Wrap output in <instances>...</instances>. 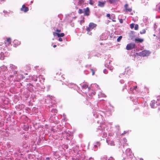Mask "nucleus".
<instances>
[{
  "mask_svg": "<svg viewBox=\"0 0 160 160\" xmlns=\"http://www.w3.org/2000/svg\"><path fill=\"white\" fill-rule=\"evenodd\" d=\"M106 142L108 145H110V146L115 145V143L114 141L109 138L107 139Z\"/></svg>",
  "mask_w": 160,
  "mask_h": 160,
  "instance_id": "nucleus-6",
  "label": "nucleus"
},
{
  "mask_svg": "<svg viewBox=\"0 0 160 160\" xmlns=\"http://www.w3.org/2000/svg\"><path fill=\"white\" fill-rule=\"evenodd\" d=\"M119 1V0H108L110 3L113 4H116Z\"/></svg>",
  "mask_w": 160,
  "mask_h": 160,
  "instance_id": "nucleus-11",
  "label": "nucleus"
},
{
  "mask_svg": "<svg viewBox=\"0 0 160 160\" xmlns=\"http://www.w3.org/2000/svg\"><path fill=\"white\" fill-rule=\"evenodd\" d=\"M126 154L127 155H130L131 154V150L130 148H128L126 151Z\"/></svg>",
  "mask_w": 160,
  "mask_h": 160,
  "instance_id": "nucleus-15",
  "label": "nucleus"
},
{
  "mask_svg": "<svg viewBox=\"0 0 160 160\" xmlns=\"http://www.w3.org/2000/svg\"><path fill=\"white\" fill-rule=\"evenodd\" d=\"M103 72L105 73V74H107L108 73V71L107 69H104V70H103Z\"/></svg>",
  "mask_w": 160,
  "mask_h": 160,
  "instance_id": "nucleus-38",
  "label": "nucleus"
},
{
  "mask_svg": "<svg viewBox=\"0 0 160 160\" xmlns=\"http://www.w3.org/2000/svg\"><path fill=\"white\" fill-rule=\"evenodd\" d=\"M11 38H9L7 39V41L5 42V44L6 46H7L8 44L9 45L11 44Z\"/></svg>",
  "mask_w": 160,
  "mask_h": 160,
  "instance_id": "nucleus-17",
  "label": "nucleus"
},
{
  "mask_svg": "<svg viewBox=\"0 0 160 160\" xmlns=\"http://www.w3.org/2000/svg\"><path fill=\"white\" fill-rule=\"evenodd\" d=\"M84 2V1L83 0H79L78 3L79 4H82Z\"/></svg>",
  "mask_w": 160,
  "mask_h": 160,
  "instance_id": "nucleus-29",
  "label": "nucleus"
},
{
  "mask_svg": "<svg viewBox=\"0 0 160 160\" xmlns=\"http://www.w3.org/2000/svg\"><path fill=\"white\" fill-rule=\"evenodd\" d=\"M155 101L154 100H152L150 103V106L152 108H155Z\"/></svg>",
  "mask_w": 160,
  "mask_h": 160,
  "instance_id": "nucleus-16",
  "label": "nucleus"
},
{
  "mask_svg": "<svg viewBox=\"0 0 160 160\" xmlns=\"http://www.w3.org/2000/svg\"><path fill=\"white\" fill-rule=\"evenodd\" d=\"M10 67L11 69L12 70H15L17 68V67L16 66L12 64L10 65Z\"/></svg>",
  "mask_w": 160,
  "mask_h": 160,
  "instance_id": "nucleus-22",
  "label": "nucleus"
},
{
  "mask_svg": "<svg viewBox=\"0 0 160 160\" xmlns=\"http://www.w3.org/2000/svg\"><path fill=\"white\" fill-rule=\"evenodd\" d=\"M32 79L34 81H36L37 80V77H33V78H32Z\"/></svg>",
  "mask_w": 160,
  "mask_h": 160,
  "instance_id": "nucleus-37",
  "label": "nucleus"
},
{
  "mask_svg": "<svg viewBox=\"0 0 160 160\" xmlns=\"http://www.w3.org/2000/svg\"><path fill=\"white\" fill-rule=\"evenodd\" d=\"M102 134H103L102 137L103 138H105L107 136V134L106 132H103Z\"/></svg>",
  "mask_w": 160,
  "mask_h": 160,
  "instance_id": "nucleus-32",
  "label": "nucleus"
},
{
  "mask_svg": "<svg viewBox=\"0 0 160 160\" xmlns=\"http://www.w3.org/2000/svg\"><path fill=\"white\" fill-rule=\"evenodd\" d=\"M88 90H89V89H90V88L88 87Z\"/></svg>",
  "mask_w": 160,
  "mask_h": 160,
  "instance_id": "nucleus-54",
  "label": "nucleus"
},
{
  "mask_svg": "<svg viewBox=\"0 0 160 160\" xmlns=\"http://www.w3.org/2000/svg\"><path fill=\"white\" fill-rule=\"evenodd\" d=\"M97 26V25L92 22H90L89 23L88 27L86 29V30L87 31L88 34L89 35H91L92 32L90 31L92 30L93 29H94L96 28Z\"/></svg>",
  "mask_w": 160,
  "mask_h": 160,
  "instance_id": "nucleus-1",
  "label": "nucleus"
},
{
  "mask_svg": "<svg viewBox=\"0 0 160 160\" xmlns=\"http://www.w3.org/2000/svg\"><path fill=\"white\" fill-rule=\"evenodd\" d=\"M21 10L22 11H23L25 12H26L28 10V7H26L25 5H23L22 6V8H21Z\"/></svg>",
  "mask_w": 160,
  "mask_h": 160,
  "instance_id": "nucleus-10",
  "label": "nucleus"
},
{
  "mask_svg": "<svg viewBox=\"0 0 160 160\" xmlns=\"http://www.w3.org/2000/svg\"><path fill=\"white\" fill-rule=\"evenodd\" d=\"M88 88V85L86 84H84L82 86V90L84 89H86Z\"/></svg>",
  "mask_w": 160,
  "mask_h": 160,
  "instance_id": "nucleus-25",
  "label": "nucleus"
},
{
  "mask_svg": "<svg viewBox=\"0 0 160 160\" xmlns=\"http://www.w3.org/2000/svg\"><path fill=\"white\" fill-rule=\"evenodd\" d=\"M104 125L102 124V125H100V126L98 128V130H100L102 132H103L104 130Z\"/></svg>",
  "mask_w": 160,
  "mask_h": 160,
  "instance_id": "nucleus-13",
  "label": "nucleus"
},
{
  "mask_svg": "<svg viewBox=\"0 0 160 160\" xmlns=\"http://www.w3.org/2000/svg\"><path fill=\"white\" fill-rule=\"evenodd\" d=\"M106 2H101L98 1V6L100 7H103L105 5Z\"/></svg>",
  "mask_w": 160,
  "mask_h": 160,
  "instance_id": "nucleus-9",
  "label": "nucleus"
},
{
  "mask_svg": "<svg viewBox=\"0 0 160 160\" xmlns=\"http://www.w3.org/2000/svg\"><path fill=\"white\" fill-rule=\"evenodd\" d=\"M17 40H15L14 41V42H13V43H14V44H15L17 42Z\"/></svg>",
  "mask_w": 160,
  "mask_h": 160,
  "instance_id": "nucleus-49",
  "label": "nucleus"
},
{
  "mask_svg": "<svg viewBox=\"0 0 160 160\" xmlns=\"http://www.w3.org/2000/svg\"><path fill=\"white\" fill-rule=\"evenodd\" d=\"M4 53L2 52H1L0 53V59L1 60H3L4 59Z\"/></svg>",
  "mask_w": 160,
  "mask_h": 160,
  "instance_id": "nucleus-24",
  "label": "nucleus"
},
{
  "mask_svg": "<svg viewBox=\"0 0 160 160\" xmlns=\"http://www.w3.org/2000/svg\"><path fill=\"white\" fill-rule=\"evenodd\" d=\"M53 35L54 36L57 35L58 37H62L64 36V34L63 33H59L57 32H53Z\"/></svg>",
  "mask_w": 160,
  "mask_h": 160,
  "instance_id": "nucleus-8",
  "label": "nucleus"
},
{
  "mask_svg": "<svg viewBox=\"0 0 160 160\" xmlns=\"http://www.w3.org/2000/svg\"><path fill=\"white\" fill-rule=\"evenodd\" d=\"M19 42V43H18V44H19L20 43L19 42Z\"/></svg>",
  "mask_w": 160,
  "mask_h": 160,
  "instance_id": "nucleus-58",
  "label": "nucleus"
},
{
  "mask_svg": "<svg viewBox=\"0 0 160 160\" xmlns=\"http://www.w3.org/2000/svg\"><path fill=\"white\" fill-rule=\"evenodd\" d=\"M93 85H94V86H95V87H96V86L98 87V85H97L96 84H93Z\"/></svg>",
  "mask_w": 160,
  "mask_h": 160,
  "instance_id": "nucleus-50",
  "label": "nucleus"
},
{
  "mask_svg": "<svg viewBox=\"0 0 160 160\" xmlns=\"http://www.w3.org/2000/svg\"><path fill=\"white\" fill-rule=\"evenodd\" d=\"M140 160H143V159L142 158H140Z\"/></svg>",
  "mask_w": 160,
  "mask_h": 160,
  "instance_id": "nucleus-52",
  "label": "nucleus"
},
{
  "mask_svg": "<svg viewBox=\"0 0 160 160\" xmlns=\"http://www.w3.org/2000/svg\"><path fill=\"white\" fill-rule=\"evenodd\" d=\"M98 95L99 97H105V95L104 94L102 93L101 92L100 93L98 94Z\"/></svg>",
  "mask_w": 160,
  "mask_h": 160,
  "instance_id": "nucleus-27",
  "label": "nucleus"
},
{
  "mask_svg": "<svg viewBox=\"0 0 160 160\" xmlns=\"http://www.w3.org/2000/svg\"><path fill=\"white\" fill-rule=\"evenodd\" d=\"M153 36H155V34H154L153 35Z\"/></svg>",
  "mask_w": 160,
  "mask_h": 160,
  "instance_id": "nucleus-57",
  "label": "nucleus"
},
{
  "mask_svg": "<svg viewBox=\"0 0 160 160\" xmlns=\"http://www.w3.org/2000/svg\"><path fill=\"white\" fill-rule=\"evenodd\" d=\"M98 122V123L99 122V121H97Z\"/></svg>",
  "mask_w": 160,
  "mask_h": 160,
  "instance_id": "nucleus-55",
  "label": "nucleus"
},
{
  "mask_svg": "<svg viewBox=\"0 0 160 160\" xmlns=\"http://www.w3.org/2000/svg\"><path fill=\"white\" fill-rule=\"evenodd\" d=\"M119 22L120 23H122L123 22V20L122 19H119Z\"/></svg>",
  "mask_w": 160,
  "mask_h": 160,
  "instance_id": "nucleus-41",
  "label": "nucleus"
},
{
  "mask_svg": "<svg viewBox=\"0 0 160 160\" xmlns=\"http://www.w3.org/2000/svg\"><path fill=\"white\" fill-rule=\"evenodd\" d=\"M0 45H2V43L0 44Z\"/></svg>",
  "mask_w": 160,
  "mask_h": 160,
  "instance_id": "nucleus-59",
  "label": "nucleus"
},
{
  "mask_svg": "<svg viewBox=\"0 0 160 160\" xmlns=\"http://www.w3.org/2000/svg\"><path fill=\"white\" fill-rule=\"evenodd\" d=\"M131 83H132V82H128V84H131Z\"/></svg>",
  "mask_w": 160,
  "mask_h": 160,
  "instance_id": "nucleus-53",
  "label": "nucleus"
},
{
  "mask_svg": "<svg viewBox=\"0 0 160 160\" xmlns=\"http://www.w3.org/2000/svg\"><path fill=\"white\" fill-rule=\"evenodd\" d=\"M100 143L99 142H97L96 144H95L94 145V148L95 149H94V151H96L97 150V149L96 148L97 147H98V146H100Z\"/></svg>",
  "mask_w": 160,
  "mask_h": 160,
  "instance_id": "nucleus-21",
  "label": "nucleus"
},
{
  "mask_svg": "<svg viewBox=\"0 0 160 160\" xmlns=\"http://www.w3.org/2000/svg\"><path fill=\"white\" fill-rule=\"evenodd\" d=\"M134 24L132 23L130 25V27L132 29L134 27Z\"/></svg>",
  "mask_w": 160,
  "mask_h": 160,
  "instance_id": "nucleus-35",
  "label": "nucleus"
},
{
  "mask_svg": "<svg viewBox=\"0 0 160 160\" xmlns=\"http://www.w3.org/2000/svg\"><path fill=\"white\" fill-rule=\"evenodd\" d=\"M92 94L93 95H95V92H92V94L91 95H89L91 96Z\"/></svg>",
  "mask_w": 160,
  "mask_h": 160,
  "instance_id": "nucleus-44",
  "label": "nucleus"
},
{
  "mask_svg": "<svg viewBox=\"0 0 160 160\" xmlns=\"http://www.w3.org/2000/svg\"><path fill=\"white\" fill-rule=\"evenodd\" d=\"M109 65H108L107 64H105V66L106 67H107V68L109 69L110 70L112 71L113 69V67L111 66L110 65V62H109Z\"/></svg>",
  "mask_w": 160,
  "mask_h": 160,
  "instance_id": "nucleus-12",
  "label": "nucleus"
},
{
  "mask_svg": "<svg viewBox=\"0 0 160 160\" xmlns=\"http://www.w3.org/2000/svg\"><path fill=\"white\" fill-rule=\"evenodd\" d=\"M102 159H103V160H107V157L105 156H104L103 158H102ZM108 160H114L112 158L110 157L108 159Z\"/></svg>",
  "mask_w": 160,
  "mask_h": 160,
  "instance_id": "nucleus-23",
  "label": "nucleus"
},
{
  "mask_svg": "<svg viewBox=\"0 0 160 160\" xmlns=\"http://www.w3.org/2000/svg\"><path fill=\"white\" fill-rule=\"evenodd\" d=\"M57 46L56 45H54L53 46V47L54 48H55Z\"/></svg>",
  "mask_w": 160,
  "mask_h": 160,
  "instance_id": "nucleus-51",
  "label": "nucleus"
},
{
  "mask_svg": "<svg viewBox=\"0 0 160 160\" xmlns=\"http://www.w3.org/2000/svg\"><path fill=\"white\" fill-rule=\"evenodd\" d=\"M137 88V87L136 86L135 87H134V88H130V90L131 91H132L134 89H135L136 88Z\"/></svg>",
  "mask_w": 160,
  "mask_h": 160,
  "instance_id": "nucleus-36",
  "label": "nucleus"
},
{
  "mask_svg": "<svg viewBox=\"0 0 160 160\" xmlns=\"http://www.w3.org/2000/svg\"><path fill=\"white\" fill-rule=\"evenodd\" d=\"M135 41L137 42H142L143 41V40L142 39L138 38L135 39Z\"/></svg>",
  "mask_w": 160,
  "mask_h": 160,
  "instance_id": "nucleus-20",
  "label": "nucleus"
},
{
  "mask_svg": "<svg viewBox=\"0 0 160 160\" xmlns=\"http://www.w3.org/2000/svg\"><path fill=\"white\" fill-rule=\"evenodd\" d=\"M157 100L159 101V102H156V103H157V104L158 105H160V99H157Z\"/></svg>",
  "mask_w": 160,
  "mask_h": 160,
  "instance_id": "nucleus-39",
  "label": "nucleus"
},
{
  "mask_svg": "<svg viewBox=\"0 0 160 160\" xmlns=\"http://www.w3.org/2000/svg\"><path fill=\"white\" fill-rule=\"evenodd\" d=\"M107 17H110V15L109 14H107Z\"/></svg>",
  "mask_w": 160,
  "mask_h": 160,
  "instance_id": "nucleus-45",
  "label": "nucleus"
},
{
  "mask_svg": "<svg viewBox=\"0 0 160 160\" xmlns=\"http://www.w3.org/2000/svg\"><path fill=\"white\" fill-rule=\"evenodd\" d=\"M146 30L145 29H143L142 31H140V33L141 34H144L146 33Z\"/></svg>",
  "mask_w": 160,
  "mask_h": 160,
  "instance_id": "nucleus-28",
  "label": "nucleus"
},
{
  "mask_svg": "<svg viewBox=\"0 0 160 160\" xmlns=\"http://www.w3.org/2000/svg\"><path fill=\"white\" fill-rule=\"evenodd\" d=\"M93 116L95 117L96 118H98V117H100L101 118H102V115H98L97 114V112H94L93 113Z\"/></svg>",
  "mask_w": 160,
  "mask_h": 160,
  "instance_id": "nucleus-19",
  "label": "nucleus"
},
{
  "mask_svg": "<svg viewBox=\"0 0 160 160\" xmlns=\"http://www.w3.org/2000/svg\"><path fill=\"white\" fill-rule=\"evenodd\" d=\"M158 11L160 12V6H158Z\"/></svg>",
  "mask_w": 160,
  "mask_h": 160,
  "instance_id": "nucleus-48",
  "label": "nucleus"
},
{
  "mask_svg": "<svg viewBox=\"0 0 160 160\" xmlns=\"http://www.w3.org/2000/svg\"><path fill=\"white\" fill-rule=\"evenodd\" d=\"M150 53V52L149 51L144 50L139 53V55L142 57L147 56Z\"/></svg>",
  "mask_w": 160,
  "mask_h": 160,
  "instance_id": "nucleus-2",
  "label": "nucleus"
},
{
  "mask_svg": "<svg viewBox=\"0 0 160 160\" xmlns=\"http://www.w3.org/2000/svg\"><path fill=\"white\" fill-rule=\"evenodd\" d=\"M138 24H136L135 25V27H134V29L135 30H138Z\"/></svg>",
  "mask_w": 160,
  "mask_h": 160,
  "instance_id": "nucleus-34",
  "label": "nucleus"
},
{
  "mask_svg": "<svg viewBox=\"0 0 160 160\" xmlns=\"http://www.w3.org/2000/svg\"><path fill=\"white\" fill-rule=\"evenodd\" d=\"M51 111L52 112H53L54 113H57V110L56 109H52L51 110Z\"/></svg>",
  "mask_w": 160,
  "mask_h": 160,
  "instance_id": "nucleus-31",
  "label": "nucleus"
},
{
  "mask_svg": "<svg viewBox=\"0 0 160 160\" xmlns=\"http://www.w3.org/2000/svg\"><path fill=\"white\" fill-rule=\"evenodd\" d=\"M58 40L59 41L61 42L62 41V39L61 38H60L58 39Z\"/></svg>",
  "mask_w": 160,
  "mask_h": 160,
  "instance_id": "nucleus-43",
  "label": "nucleus"
},
{
  "mask_svg": "<svg viewBox=\"0 0 160 160\" xmlns=\"http://www.w3.org/2000/svg\"><path fill=\"white\" fill-rule=\"evenodd\" d=\"M125 72H126V74H130L131 73V70L129 68H127L125 69Z\"/></svg>",
  "mask_w": 160,
  "mask_h": 160,
  "instance_id": "nucleus-14",
  "label": "nucleus"
},
{
  "mask_svg": "<svg viewBox=\"0 0 160 160\" xmlns=\"http://www.w3.org/2000/svg\"><path fill=\"white\" fill-rule=\"evenodd\" d=\"M127 132L126 131H124V133H122V135H123V134H125L127 133Z\"/></svg>",
  "mask_w": 160,
  "mask_h": 160,
  "instance_id": "nucleus-47",
  "label": "nucleus"
},
{
  "mask_svg": "<svg viewBox=\"0 0 160 160\" xmlns=\"http://www.w3.org/2000/svg\"><path fill=\"white\" fill-rule=\"evenodd\" d=\"M91 70L92 72V75H94L95 73L94 71V70L93 69H91Z\"/></svg>",
  "mask_w": 160,
  "mask_h": 160,
  "instance_id": "nucleus-40",
  "label": "nucleus"
},
{
  "mask_svg": "<svg viewBox=\"0 0 160 160\" xmlns=\"http://www.w3.org/2000/svg\"><path fill=\"white\" fill-rule=\"evenodd\" d=\"M122 38V36H119L117 39V42H119L121 40V39Z\"/></svg>",
  "mask_w": 160,
  "mask_h": 160,
  "instance_id": "nucleus-30",
  "label": "nucleus"
},
{
  "mask_svg": "<svg viewBox=\"0 0 160 160\" xmlns=\"http://www.w3.org/2000/svg\"><path fill=\"white\" fill-rule=\"evenodd\" d=\"M68 86L70 88H73L76 87L77 86V85L75 84L72 83L69 84L68 85Z\"/></svg>",
  "mask_w": 160,
  "mask_h": 160,
  "instance_id": "nucleus-18",
  "label": "nucleus"
},
{
  "mask_svg": "<svg viewBox=\"0 0 160 160\" xmlns=\"http://www.w3.org/2000/svg\"><path fill=\"white\" fill-rule=\"evenodd\" d=\"M78 13L79 14H82L83 13H84V10L83 9L82 10L81 9H79L78 11Z\"/></svg>",
  "mask_w": 160,
  "mask_h": 160,
  "instance_id": "nucleus-26",
  "label": "nucleus"
},
{
  "mask_svg": "<svg viewBox=\"0 0 160 160\" xmlns=\"http://www.w3.org/2000/svg\"><path fill=\"white\" fill-rule=\"evenodd\" d=\"M3 12H4V13H5V11H3Z\"/></svg>",
  "mask_w": 160,
  "mask_h": 160,
  "instance_id": "nucleus-56",
  "label": "nucleus"
},
{
  "mask_svg": "<svg viewBox=\"0 0 160 160\" xmlns=\"http://www.w3.org/2000/svg\"><path fill=\"white\" fill-rule=\"evenodd\" d=\"M0 69L1 70V71H0V74L1 72H2L3 74H5L8 72L7 68L4 65L0 67Z\"/></svg>",
  "mask_w": 160,
  "mask_h": 160,
  "instance_id": "nucleus-3",
  "label": "nucleus"
},
{
  "mask_svg": "<svg viewBox=\"0 0 160 160\" xmlns=\"http://www.w3.org/2000/svg\"><path fill=\"white\" fill-rule=\"evenodd\" d=\"M120 82L121 83H123L124 81L123 80H120Z\"/></svg>",
  "mask_w": 160,
  "mask_h": 160,
  "instance_id": "nucleus-46",
  "label": "nucleus"
},
{
  "mask_svg": "<svg viewBox=\"0 0 160 160\" xmlns=\"http://www.w3.org/2000/svg\"><path fill=\"white\" fill-rule=\"evenodd\" d=\"M0 45H2V43L0 44Z\"/></svg>",
  "mask_w": 160,
  "mask_h": 160,
  "instance_id": "nucleus-60",
  "label": "nucleus"
},
{
  "mask_svg": "<svg viewBox=\"0 0 160 160\" xmlns=\"http://www.w3.org/2000/svg\"><path fill=\"white\" fill-rule=\"evenodd\" d=\"M56 31L58 32H61V30L60 29H57L56 30Z\"/></svg>",
  "mask_w": 160,
  "mask_h": 160,
  "instance_id": "nucleus-42",
  "label": "nucleus"
},
{
  "mask_svg": "<svg viewBox=\"0 0 160 160\" xmlns=\"http://www.w3.org/2000/svg\"><path fill=\"white\" fill-rule=\"evenodd\" d=\"M84 15L88 16L90 14V10L88 7H87L86 8L83 9Z\"/></svg>",
  "mask_w": 160,
  "mask_h": 160,
  "instance_id": "nucleus-5",
  "label": "nucleus"
},
{
  "mask_svg": "<svg viewBox=\"0 0 160 160\" xmlns=\"http://www.w3.org/2000/svg\"><path fill=\"white\" fill-rule=\"evenodd\" d=\"M135 46V44L133 43L128 44L127 45L126 49L128 50H131L134 48Z\"/></svg>",
  "mask_w": 160,
  "mask_h": 160,
  "instance_id": "nucleus-4",
  "label": "nucleus"
},
{
  "mask_svg": "<svg viewBox=\"0 0 160 160\" xmlns=\"http://www.w3.org/2000/svg\"><path fill=\"white\" fill-rule=\"evenodd\" d=\"M128 4H126L124 5V8L126 12H130L132 11V9L131 8H129L128 7Z\"/></svg>",
  "mask_w": 160,
  "mask_h": 160,
  "instance_id": "nucleus-7",
  "label": "nucleus"
},
{
  "mask_svg": "<svg viewBox=\"0 0 160 160\" xmlns=\"http://www.w3.org/2000/svg\"><path fill=\"white\" fill-rule=\"evenodd\" d=\"M94 2L92 0H89V3L91 5H93L94 3Z\"/></svg>",
  "mask_w": 160,
  "mask_h": 160,
  "instance_id": "nucleus-33",
  "label": "nucleus"
}]
</instances>
